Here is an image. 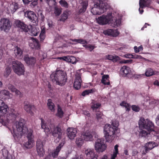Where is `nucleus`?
Wrapping results in <instances>:
<instances>
[{"label": "nucleus", "instance_id": "nucleus-2", "mask_svg": "<svg viewBox=\"0 0 159 159\" xmlns=\"http://www.w3.org/2000/svg\"><path fill=\"white\" fill-rule=\"evenodd\" d=\"M53 82L60 86L64 85L66 82L67 77L66 72L61 70H57L50 76Z\"/></svg>", "mask_w": 159, "mask_h": 159}, {"label": "nucleus", "instance_id": "nucleus-52", "mask_svg": "<svg viewBox=\"0 0 159 159\" xmlns=\"http://www.w3.org/2000/svg\"><path fill=\"white\" fill-rule=\"evenodd\" d=\"M18 114L14 110H13L12 113L10 115V116L11 117V119H15L18 116Z\"/></svg>", "mask_w": 159, "mask_h": 159}, {"label": "nucleus", "instance_id": "nucleus-44", "mask_svg": "<svg viewBox=\"0 0 159 159\" xmlns=\"http://www.w3.org/2000/svg\"><path fill=\"white\" fill-rule=\"evenodd\" d=\"M71 40L73 42L80 43L83 44H85L86 43V41L82 39H72Z\"/></svg>", "mask_w": 159, "mask_h": 159}, {"label": "nucleus", "instance_id": "nucleus-6", "mask_svg": "<svg viewBox=\"0 0 159 159\" xmlns=\"http://www.w3.org/2000/svg\"><path fill=\"white\" fill-rule=\"evenodd\" d=\"M12 68L14 71L18 75L24 74L25 69L23 64L20 62L15 60L12 61Z\"/></svg>", "mask_w": 159, "mask_h": 159}, {"label": "nucleus", "instance_id": "nucleus-5", "mask_svg": "<svg viewBox=\"0 0 159 159\" xmlns=\"http://www.w3.org/2000/svg\"><path fill=\"white\" fill-rule=\"evenodd\" d=\"M140 128L148 130V131H154V126L152 122L148 119L145 120L143 118H141L139 122Z\"/></svg>", "mask_w": 159, "mask_h": 159}, {"label": "nucleus", "instance_id": "nucleus-55", "mask_svg": "<svg viewBox=\"0 0 159 159\" xmlns=\"http://www.w3.org/2000/svg\"><path fill=\"white\" fill-rule=\"evenodd\" d=\"M132 110L135 112H138L140 110V108L138 106L133 105L132 106Z\"/></svg>", "mask_w": 159, "mask_h": 159}, {"label": "nucleus", "instance_id": "nucleus-25", "mask_svg": "<svg viewBox=\"0 0 159 159\" xmlns=\"http://www.w3.org/2000/svg\"><path fill=\"white\" fill-rule=\"evenodd\" d=\"M81 137L86 141H92L93 140L92 133L89 132L84 133L81 135Z\"/></svg>", "mask_w": 159, "mask_h": 159}, {"label": "nucleus", "instance_id": "nucleus-61", "mask_svg": "<svg viewBox=\"0 0 159 159\" xmlns=\"http://www.w3.org/2000/svg\"><path fill=\"white\" fill-rule=\"evenodd\" d=\"M124 107L126 108V110L127 111H129L130 110V107H129V105L128 103H125Z\"/></svg>", "mask_w": 159, "mask_h": 159}, {"label": "nucleus", "instance_id": "nucleus-38", "mask_svg": "<svg viewBox=\"0 0 159 159\" xmlns=\"http://www.w3.org/2000/svg\"><path fill=\"white\" fill-rule=\"evenodd\" d=\"M41 128L44 129V131L45 132V133H48L50 131V129L49 128L47 127L46 126V125L44 123V120H43L41 118Z\"/></svg>", "mask_w": 159, "mask_h": 159}, {"label": "nucleus", "instance_id": "nucleus-3", "mask_svg": "<svg viewBox=\"0 0 159 159\" xmlns=\"http://www.w3.org/2000/svg\"><path fill=\"white\" fill-rule=\"evenodd\" d=\"M93 2L94 7L91 8V11L94 15H100L109 7V6L104 1L97 0Z\"/></svg>", "mask_w": 159, "mask_h": 159}, {"label": "nucleus", "instance_id": "nucleus-37", "mask_svg": "<svg viewBox=\"0 0 159 159\" xmlns=\"http://www.w3.org/2000/svg\"><path fill=\"white\" fill-rule=\"evenodd\" d=\"M145 74L147 76H150L156 74V73L155 72H154L152 69L149 68L147 69Z\"/></svg>", "mask_w": 159, "mask_h": 159}, {"label": "nucleus", "instance_id": "nucleus-63", "mask_svg": "<svg viewBox=\"0 0 159 159\" xmlns=\"http://www.w3.org/2000/svg\"><path fill=\"white\" fill-rule=\"evenodd\" d=\"M37 4V1H33L30 4V6L31 7H34Z\"/></svg>", "mask_w": 159, "mask_h": 159}, {"label": "nucleus", "instance_id": "nucleus-53", "mask_svg": "<svg viewBox=\"0 0 159 159\" xmlns=\"http://www.w3.org/2000/svg\"><path fill=\"white\" fill-rule=\"evenodd\" d=\"M61 12V10L60 8L55 7L54 13L57 16H59Z\"/></svg>", "mask_w": 159, "mask_h": 159}, {"label": "nucleus", "instance_id": "nucleus-11", "mask_svg": "<svg viewBox=\"0 0 159 159\" xmlns=\"http://www.w3.org/2000/svg\"><path fill=\"white\" fill-rule=\"evenodd\" d=\"M112 18V13H109L107 15H103L97 19L98 23L100 25H104L107 24L111 20Z\"/></svg>", "mask_w": 159, "mask_h": 159}, {"label": "nucleus", "instance_id": "nucleus-26", "mask_svg": "<svg viewBox=\"0 0 159 159\" xmlns=\"http://www.w3.org/2000/svg\"><path fill=\"white\" fill-rule=\"evenodd\" d=\"M9 89L12 92H14L17 96L21 98L22 96V93L18 90L16 89L13 85L11 84H9L7 86Z\"/></svg>", "mask_w": 159, "mask_h": 159}, {"label": "nucleus", "instance_id": "nucleus-21", "mask_svg": "<svg viewBox=\"0 0 159 159\" xmlns=\"http://www.w3.org/2000/svg\"><path fill=\"white\" fill-rule=\"evenodd\" d=\"M16 24L18 27L22 29L25 32H27L29 30L27 25L20 20H17L16 21Z\"/></svg>", "mask_w": 159, "mask_h": 159}, {"label": "nucleus", "instance_id": "nucleus-64", "mask_svg": "<svg viewBox=\"0 0 159 159\" xmlns=\"http://www.w3.org/2000/svg\"><path fill=\"white\" fill-rule=\"evenodd\" d=\"M83 113L84 115H85L88 116H90V113L88 111H83Z\"/></svg>", "mask_w": 159, "mask_h": 159}, {"label": "nucleus", "instance_id": "nucleus-42", "mask_svg": "<svg viewBox=\"0 0 159 159\" xmlns=\"http://www.w3.org/2000/svg\"><path fill=\"white\" fill-rule=\"evenodd\" d=\"M68 18V13L67 12L64 11L61 16V18L60 19V21H64Z\"/></svg>", "mask_w": 159, "mask_h": 159}, {"label": "nucleus", "instance_id": "nucleus-49", "mask_svg": "<svg viewBox=\"0 0 159 159\" xmlns=\"http://www.w3.org/2000/svg\"><path fill=\"white\" fill-rule=\"evenodd\" d=\"M101 106V104L99 103L93 102L91 104V107L93 109H96Z\"/></svg>", "mask_w": 159, "mask_h": 159}, {"label": "nucleus", "instance_id": "nucleus-60", "mask_svg": "<svg viewBox=\"0 0 159 159\" xmlns=\"http://www.w3.org/2000/svg\"><path fill=\"white\" fill-rule=\"evenodd\" d=\"M133 55L130 54H127L124 55V57L126 58H132Z\"/></svg>", "mask_w": 159, "mask_h": 159}, {"label": "nucleus", "instance_id": "nucleus-59", "mask_svg": "<svg viewBox=\"0 0 159 159\" xmlns=\"http://www.w3.org/2000/svg\"><path fill=\"white\" fill-rule=\"evenodd\" d=\"M118 145L117 144L114 147V149L115 150V152H113V154H116L117 155V154L118 153Z\"/></svg>", "mask_w": 159, "mask_h": 159}, {"label": "nucleus", "instance_id": "nucleus-57", "mask_svg": "<svg viewBox=\"0 0 159 159\" xmlns=\"http://www.w3.org/2000/svg\"><path fill=\"white\" fill-rule=\"evenodd\" d=\"M133 61L132 60H123L120 61V63H131Z\"/></svg>", "mask_w": 159, "mask_h": 159}, {"label": "nucleus", "instance_id": "nucleus-27", "mask_svg": "<svg viewBox=\"0 0 159 159\" xmlns=\"http://www.w3.org/2000/svg\"><path fill=\"white\" fill-rule=\"evenodd\" d=\"M151 0H140L139 6L142 9L145 7H148L151 4Z\"/></svg>", "mask_w": 159, "mask_h": 159}, {"label": "nucleus", "instance_id": "nucleus-36", "mask_svg": "<svg viewBox=\"0 0 159 159\" xmlns=\"http://www.w3.org/2000/svg\"><path fill=\"white\" fill-rule=\"evenodd\" d=\"M121 23L120 20L119 19H114V20L112 21L111 24V26L113 27H117L120 25Z\"/></svg>", "mask_w": 159, "mask_h": 159}, {"label": "nucleus", "instance_id": "nucleus-41", "mask_svg": "<svg viewBox=\"0 0 159 159\" xmlns=\"http://www.w3.org/2000/svg\"><path fill=\"white\" fill-rule=\"evenodd\" d=\"M85 154L88 157H91L94 155L93 150L89 149L85 150Z\"/></svg>", "mask_w": 159, "mask_h": 159}, {"label": "nucleus", "instance_id": "nucleus-16", "mask_svg": "<svg viewBox=\"0 0 159 159\" xmlns=\"http://www.w3.org/2000/svg\"><path fill=\"white\" fill-rule=\"evenodd\" d=\"M43 142L40 139H38L37 141V150L38 155L40 156H43L45 152L43 149Z\"/></svg>", "mask_w": 159, "mask_h": 159}, {"label": "nucleus", "instance_id": "nucleus-33", "mask_svg": "<svg viewBox=\"0 0 159 159\" xmlns=\"http://www.w3.org/2000/svg\"><path fill=\"white\" fill-rule=\"evenodd\" d=\"M47 105L48 108L52 112H54L55 111L54 105L52 102V100L51 99H49L48 100Z\"/></svg>", "mask_w": 159, "mask_h": 159}, {"label": "nucleus", "instance_id": "nucleus-12", "mask_svg": "<svg viewBox=\"0 0 159 159\" xmlns=\"http://www.w3.org/2000/svg\"><path fill=\"white\" fill-rule=\"evenodd\" d=\"M33 137L32 135V130L30 129L28 131L27 138L28 141L25 143L24 147L27 148H32L33 145Z\"/></svg>", "mask_w": 159, "mask_h": 159}, {"label": "nucleus", "instance_id": "nucleus-51", "mask_svg": "<svg viewBox=\"0 0 159 159\" xmlns=\"http://www.w3.org/2000/svg\"><path fill=\"white\" fill-rule=\"evenodd\" d=\"M112 126L114 127V129L116 131H117L118 130L117 127L119 125V122L117 121H113L112 123Z\"/></svg>", "mask_w": 159, "mask_h": 159}, {"label": "nucleus", "instance_id": "nucleus-24", "mask_svg": "<svg viewBox=\"0 0 159 159\" xmlns=\"http://www.w3.org/2000/svg\"><path fill=\"white\" fill-rule=\"evenodd\" d=\"M103 34L105 35H107L108 36H112L113 37H116L117 36L118 33L117 30H113L112 29H108L103 31Z\"/></svg>", "mask_w": 159, "mask_h": 159}, {"label": "nucleus", "instance_id": "nucleus-28", "mask_svg": "<svg viewBox=\"0 0 159 159\" xmlns=\"http://www.w3.org/2000/svg\"><path fill=\"white\" fill-rule=\"evenodd\" d=\"M2 156L4 157V159H14V157L9 153L8 151L6 149H2Z\"/></svg>", "mask_w": 159, "mask_h": 159}, {"label": "nucleus", "instance_id": "nucleus-62", "mask_svg": "<svg viewBox=\"0 0 159 159\" xmlns=\"http://www.w3.org/2000/svg\"><path fill=\"white\" fill-rule=\"evenodd\" d=\"M141 58V56L139 55H133V56H132V58L134 59H137V58H139L140 59Z\"/></svg>", "mask_w": 159, "mask_h": 159}, {"label": "nucleus", "instance_id": "nucleus-30", "mask_svg": "<svg viewBox=\"0 0 159 159\" xmlns=\"http://www.w3.org/2000/svg\"><path fill=\"white\" fill-rule=\"evenodd\" d=\"M108 75H104L102 76V78L101 80L102 83L105 85H109L110 83L108 79Z\"/></svg>", "mask_w": 159, "mask_h": 159}, {"label": "nucleus", "instance_id": "nucleus-46", "mask_svg": "<svg viewBox=\"0 0 159 159\" xmlns=\"http://www.w3.org/2000/svg\"><path fill=\"white\" fill-rule=\"evenodd\" d=\"M103 116L102 113L100 111H98L96 114V117L98 121H102V117Z\"/></svg>", "mask_w": 159, "mask_h": 159}, {"label": "nucleus", "instance_id": "nucleus-56", "mask_svg": "<svg viewBox=\"0 0 159 159\" xmlns=\"http://www.w3.org/2000/svg\"><path fill=\"white\" fill-rule=\"evenodd\" d=\"M38 14L39 17H40L42 20H44V16L43 14L42 11H39Z\"/></svg>", "mask_w": 159, "mask_h": 159}, {"label": "nucleus", "instance_id": "nucleus-50", "mask_svg": "<svg viewBox=\"0 0 159 159\" xmlns=\"http://www.w3.org/2000/svg\"><path fill=\"white\" fill-rule=\"evenodd\" d=\"M59 3L61 5L66 8L68 7V4L65 0H60L59 1Z\"/></svg>", "mask_w": 159, "mask_h": 159}, {"label": "nucleus", "instance_id": "nucleus-1", "mask_svg": "<svg viewBox=\"0 0 159 159\" xmlns=\"http://www.w3.org/2000/svg\"><path fill=\"white\" fill-rule=\"evenodd\" d=\"M14 127H13V131L11 133L16 141H18L21 138L22 135L29 130H28L23 120H20Z\"/></svg>", "mask_w": 159, "mask_h": 159}, {"label": "nucleus", "instance_id": "nucleus-7", "mask_svg": "<svg viewBox=\"0 0 159 159\" xmlns=\"http://www.w3.org/2000/svg\"><path fill=\"white\" fill-rule=\"evenodd\" d=\"M52 135L55 138L56 142H58L62 138V135L63 134V130L59 126L52 127L50 129Z\"/></svg>", "mask_w": 159, "mask_h": 159}, {"label": "nucleus", "instance_id": "nucleus-4", "mask_svg": "<svg viewBox=\"0 0 159 159\" xmlns=\"http://www.w3.org/2000/svg\"><path fill=\"white\" fill-rule=\"evenodd\" d=\"M115 129L109 124H107L104 127V131L105 137L106 141L108 142H111L114 139L115 136Z\"/></svg>", "mask_w": 159, "mask_h": 159}, {"label": "nucleus", "instance_id": "nucleus-43", "mask_svg": "<svg viewBox=\"0 0 159 159\" xmlns=\"http://www.w3.org/2000/svg\"><path fill=\"white\" fill-rule=\"evenodd\" d=\"M10 94L9 92L7 90L4 89L0 90V96H8Z\"/></svg>", "mask_w": 159, "mask_h": 159}, {"label": "nucleus", "instance_id": "nucleus-54", "mask_svg": "<svg viewBox=\"0 0 159 159\" xmlns=\"http://www.w3.org/2000/svg\"><path fill=\"white\" fill-rule=\"evenodd\" d=\"M31 35L34 36H36L38 34V32L37 31V30L35 28H33L31 30Z\"/></svg>", "mask_w": 159, "mask_h": 159}, {"label": "nucleus", "instance_id": "nucleus-45", "mask_svg": "<svg viewBox=\"0 0 159 159\" xmlns=\"http://www.w3.org/2000/svg\"><path fill=\"white\" fill-rule=\"evenodd\" d=\"M63 112L61 109L60 106L59 105H58L57 113V116L60 118H61L63 116Z\"/></svg>", "mask_w": 159, "mask_h": 159}, {"label": "nucleus", "instance_id": "nucleus-19", "mask_svg": "<svg viewBox=\"0 0 159 159\" xmlns=\"http://www.w3.org/2000/svg\"><path fill=\"white\" fill-rule=\"evenodd\" d=\"M65 143L64 139L61 140V143L59 144V145L56 148V150L52 154V157L53 158L57 157L58 154V153L60 151L61 148L63 146Z\"/></svg>", "mask_w": 159, "mask_h": 159}, {"label": "nucleus", "instance_id": "nucleus-29", "mask_svg": "<svg viewBox=\"0 0 159 159\" xmlns=\"http://www.w3.org/2000/svg\"><path fill=\"white\" fill-rule=\"evenodd\" d=\"M14 51L15 55L17 57L20 58L22 57L23 51L20 48L18 47H16Z\"/></svg>", "mask_w": 159, "mask_h": 159}, {"label": "nucleus", "instance_id": "nucleus-39", "mask_svg": "<svg viewBox=\"0 0 159 159\" xmlns=\"http://www.w3.org/2000/svg\"><path fill=\"white\" fill-rule=\"evenodd\" d=\"M83 139L81 137L76 139V143L78 147H81L83 144L84 141Z\"/></svg>", "mask_w": 159, "mask_h": 159}, {"label": "nucleus", "instance_id": "nucleus-40", "mask_svg": "<svg viewBox=\"0 0 159 159\" xmlns=\"http://www.w3.org/2000/svg\"><path fill=\"white\" fill-rule=\"evenodd\" d=\"M11 10L13 12H14L18 8L19 6L18 4L16 3H13L12 5H11Z\"/></svg>", "mask_w": 159, "mask_h": 159}, {"label": "nucleus", "instance_id": "nucleus-9", "mask_svg": "<svg viewBox=\"0 0 159 159\" xmlns=\"http://www.w3.org/2000/svg\"><path fill=\"white\" fill-rule=\"evenodd\" d=\"M7 106L2 100H0V123L4 124V115L7 111Z\"/></svg>", "mask_w": 159, "mask_h": 159}, {"label": "nucleus", "instance_id": "nucleus-15", "mask_svg": "<svg viewBox=\"0 0 159 159\" xmlns=\"http://www.w3.org/2000/svg\"><path fill=\"white\" fill-rule=\"evenodd\" d=\"M158 146V144L154 141H150L148 142L145 144L144 146L145 150H143V153L144 154H146L150 150Z\"/></svg>", "mask_w": 159, "mask_h": 159}, {"label": "nucleus", "instance_id": "nucleus-8", "mask_svg": "<svg viewBox=\"0 0 159 159\" xmlns=\"http://www.w3.org/2000/svg\"><path fill=\"white\" fill-rule=\"evenodd\" d=\"M104 141V140L102 139H98L95 141V149L98 153L102 152L106 149L107 147Z\"/></svg>", "mask_w": 159, "mask_h": 159}, {"label": "nucleus", "instance_id": "nucleus-31", "mask_svg": "<svg viewBox=\"0 0 159 159\" xmlns=\"http://www.w3.org/2000/svg\"><path fill=\"white\" fill-rule=\"evenodd\" d=\"M139 131V135L142 137H145L148 134H149L151 131H148V130L143 129V128H140Z\"/></svg>", "mask_w": 159, "mask_h": 159}, {"label": "nucleus", "instance_id": "nucleus-13", "mask_svg": "<svg viewBox=\"0 0 159 159\" xmlns=\"http://www.w3.org/2000/svg\"><path fill=\"white\" fill-rule=\"evenodd\" d=\"M81 75L80 70H78L75 74V79L74 83V87L77 90L79 89L81 87V83L82 82Z\"/></svg>", "mask_w": 159, "mask_h": 159}, {"label": "nucleus", "instance_id": "nucleus-48", "mask_svg": "<svg viewBox=\"0 0 159 159\" xmlns=\"http://www.w3.org/2000/svg\"><path fill=\"white\" fill-rule=\"evenodd\" d=\"M93 90L92 89L86 90L84 91L82 93V95L84 96L86 95H88L89 93H92Z\"/></svg>", "mask_w": 159, "mask_h": 159}, {"label": "nucleus", "instance_id": "nucleus-35", "mask_svg": "<svg viewBox=\"0 0 159 159\" xmlns=\"http://www.w3.org/2000/svg\"><path fill=\"white\" fill-rule=\"evenodd\" d=\"M107 59L109 60L112 61L114 62H116L120 60V58L118 56H113L112 55H108Z\"/></svg>", "mask_w": 159, "mask_h": 159}, {"label": "nucleus", "instance_id": "nucleus-10", "mask_svg": "<svg viewBox=\"0 0 159 159\" xmlns=\"http://www.w3.org/2000/svg\"><path fill=\"white\" fill-rule=\"evenodd\" d=\"M11 24L9 19L2 18L0 20V29L5 32H8L10 29Z\"/></svg>", "mask_w": 159, "mask_h": 159}, {"label": "nucleus", "instance_id": "nucleus-47", "mask_svg": "<svg viewBox=\"0 0 159 159\" xmlns=\"http://www.w3.org/2000/svg\"><path fill=\"white\" fill-rule=\"evenodd\" d=\"M11 72V69L10 67H7L5 70L4 73V76L7 77L10 74Z\"/></svg>", "mask_w": 159, "mask_h": 159}, {"label": "nucleus", "instance_id": "nucleus-22", "mask_svg": "<svg viewBox=\"0 0 159 159\" xmlns=\"http://www.w3.org/2000/svg\"><path fill=\"white\" fill-rule=\"evenodd\" d=\"M24 103L25 110L28 112L32 113V111L34 110L35 108L34 106L31 105L30 102L27 101H25Z\"/></svg>", "mask_w": 159, "mask_h": 159}, {"label": "nucleus", "instance_id": "nucleus-32", "mask_svg": "<svg viewBox=\"0 0 159 159\" xmlns=\"http://www.w3.org/2000/svg\"><path fill=\"white\" fill-rule=\"evenodd\" d=\"M30 45L32 48H35L37 49L40 48V46L38 41L36 39H33V42L31 44H30Z\"/></svg>", "mask_w": 159, "mask_h": 159}, {"label": "nucleus", "instance_id": "nucleus-23", "mask_svg": "<svg viewBox=\"0 0 159 159\" xmlns=\"http://www.w3.org/2000/svg\"><path fill=\"white\" fill-rule=\"evenodd\" d=\"M120 71L121 75L125 76L131 73V70L129 67L125 66L121 67Z\"/></svg>", "mask_w": 159, "mask_h": 159}, {"label": "nucleus", "instance_id": "nucleus-34", "mask_svg": "<svg viewBox=\"0 0 159 159\" xmlns=\"http://www.w3.org/2000/svg\"><path fill=\"white\" fill-rule=\"evenodd\" d=\"M66 59V61L70 62L73 64L75 63H76V58L75 57L73 56H71L70 57H64Z\"/></svg>", "mask_w": 159, "mask_h": 159}, {"label": "nucleus", "instance_id": "nucleus-14", "mask_svg": "<svg viewBox=\"0 0 159 159\" xmlns=\"http://www.w3.org/2000/svg\"><path fill=\"white\" fill-rule=\"evenodd\" d=\"M24 15L31 21L37 24L38 22V18L35 14L32 11H27L24 12Z\"/></svg>", "mask_w": 159, "mask_h": 159}, {"label": "nucleus", "instance_id": "nucleus-18", "mask_svg": "<svg viewBox=\"0 0 159 159\" xmlns=\"http://www.w3.org/2000/svg\"><path fill=\"white\" fill-rule=\"evenodd\" d=\"M77 130L75 128H69L67 130V134L68 137L70 139H73L76 136Z\"/></svg>", "mask_w": 159, "mask_h": 159}, {"label": "nucleus", "instance_id": "nucleus-58", "mask_svg": "<svg viewBox=\"0 0 159 159\" xmlns=\"http://www.w3.org/2000/svg\"><path fill=\"white\" fill-rule=\"evenodd\" d=\"M86 48L91 51L94 48V47L93 45L88 44L86 46Z\"/></svg>", "mask_w": 159, "mask_h": 159}, {"label": "nucleus", "instance_id": "nucleus-17", "mask_svg": "<svg viewBox=\"0 0 159 159\" xmlns=\"http://www.w3.org/2000/svg\"><path fill=\"white\" fill-rule=\"evenodd\" d=\"M80 4L79 13L80 14H81L84 12L86 10L88 5V0H81L80 1Z\"/></svg>", "mask_w": 159, "mask_h": 159}, {"label": "nucleus", "instance_id": "nucleus-20", "mask_svg": "<svg viewBox=\"0 0 159 159\" xmlns=\"http://www.w3.org/2000/svg\"><path fill=\"white\" fill-rule=\"evenodd\" d=\"M24 59L25 61L28 65H34L36 62L35 58L33 57H29L28 55L25 56Z\"/></svg>", "mask_w": 159, "mask_h": 159}]
</instances>
